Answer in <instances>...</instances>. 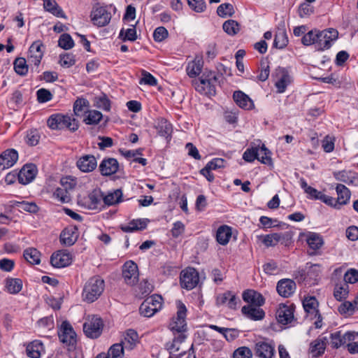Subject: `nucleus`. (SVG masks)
Here are the masks:
<instances>
[{"label":"nucleus","instance_id":"obj_9","mask_svg":"<svg viewBox=\"0 0 358 358\" xmlns=\"http://www.w3.org/2000/svg\"><path fill=\"white\" fill-rule=\"evenodd\" d=\"M177 315L170 324V328L172 331L182 333L185 331L187 308L180 301H177Z\"/></svg>","mask_w":358,"mask_h":358},{"label":"nucleus","instance_id":"obj_59","mask_svg":"<svg viewBox=\"0 0 358 358\" xmlns=\"http://www.w3.org/2000/svg\"><path fill=\"white\" fill-rule=\"evenodd\" d=\"M189 6L196 13H202L206 8L204 0H187Z\"/></svg>","mask_w":358,"mask_h":358},{"label":"nucleus","instance_id":"obj_3","mask_svg":"<svg viewBox=\"0 0 358 358\" xmlns=\"http://www.w3.org/2000/svg\"><path fill=\"white\" fill-rule=\"evenodd\" d=\"M111 11L114 13L116 11L115 6L112 4L94 7L90 14L92 23L100 27L106 26L111 20Z\"/></svg>","mask_w":358,"mask_h":358},{"label":"nucleus","instance_id":"obj_39","mask_svg":"<svg viewBox=\"0 0 358 358\" xmlns=\"http://www.w3.org/2000/svg\"><path fill=\"white\" fill-rule=\"evenodd\" d=\"M10 203V206L18 207L20 211H26L31 213L38 211V206L33 202L11 201Z\"/></svg>","mask_w":358,"mask_h":358},{"label":"nucleus","instance_id":"obj_42","mask_svg":"<svg viewBox=\"0 0 358 358\" xmlns=\"http://www.w3.org/2000/svg\"><path fill=\"white\" fill-rule=\"evenodd\" d=\"M89 107V101L83 98H78L73 104V113L76 116H81L83 113H87L86 110Z\"/></svg>","mask_w":358,"mask_h":358},{"label":"nucleus","instance_id":"obj_6","mask_svg":"<svg viewBox=\"0 0 358 358\" xmlns=\"http://www.w3.org/2000/svg\"><path fill=\"white\" fill-rule=\"evenodd\" d=\"M162 306V297L157 294L148 297L141 305L139 311L144 317H150L158 312Z\"/></svg>","mask_w":358,"mask_h":358},{"label":"nucleus","instance_id":"obj_21","mask_svg":"<svg viewBox=\"0 0 358 358\" xmlns=\"http://www.w3.org/2000/svg\"><path fill=\"white\" fill-rule=\"evenodd\" d=\"M78 169L85 173L91 172L97 166V162L93 155H87L81 157L77 162Z\"/></svg>","mask_w":358,"mask_h":358},{"label":"nucleus","instance_id":"obj_55","mask_svg":"<svg viewBox=\"0 0 358 358\" xmlns=\"http://www.w3.org/2000/svg\"><path fill=\"white\" fill-rule=\"evenodd\" d=\"M119 37L122 38V41H134L137 36H136V30L134 26H133L131 28H128L126 30L124 29H122L120 32Z\"/></svg>","mask_w":358,"mask_h":358},{"label":"nucleus","instance_id":"obj_23","mask_svg":"<svg viewBox=\"0 0 358 358\" xmlns=\"http://www.w3.org/2000/svg\"><path fill=\"white\" fill-rule=\"evenodd\" d=\"M243 299L252 306H261L264 303L263 296L252 289H248L243 293Z\"/></svg>","mask_w":358,"mask_h":358},{"label":"nucleus","instance_id":"obj_61","mask_svg":"<svg viewBox=\"0 0 358 358\" xmlns=\"http://www.w3.org/2000/svg\"><path fill=\"white\" fill-rule=\"evenodd\" d=\"M316 38L317 29L311 30L303 36L301 38V42L304 45H310L312 44L316 45Z\"/></svg>","mask_w":358,"mask_h":358},{"label":"nucleus","instance_id":"obj_25","mask_svg":"<svg viewBox=\"0 0 358 358\" xmlns=\"http://www.w3.org/2000/svg\"><path fill=\"white\" fill-rule=\"evenodd\" d=\"M280 77L276 81L275 85L277 88L278 93H283L287 87L292 83V77L285 69H280L278 70Z\"/></svg>","mask_w":358,"mask_h":358},{"label":"nucleus","instance_id":"obj_38","mask_svg":"<svg viewBox=\"0 0 358 358\" xmlns=\"http://www.w3.org/2000/svg\"><path fill=\"white\" fill-rule=\"evenodd\" d=\"M77 240V235L73 229H65L60 234V242L67 246L73 245Z\"/></svg>","mask_w":358,"mask_h":358},{"label":"nucleus","instance_id":"obj_40","mask_svg":"<svg viewBox=\"0 0 358 358\" xmlns=\"http://www.w3.org/2000/svg\"><path fill=\"white\" fill-rule=\"evenodd\" d=\"M306 242L310 248L314 250L320 249L324 243L321 236L314 232H310L307 235Z\"/></svg>","mask_w":358,"mask_h":358},{"label":"nucleus","instance_id":"obj_36","mask_svg":"<svg viewBox=\"0 0 358 358\" xmlns=\"http://www.w3.org/2000/svg\"><path fill=\"white\" fill-rule=\"evenodd\" d=\"M156 128L158 134L165 138L169 137L173 131L171 124L164 118L158 119Z\"/></svg>","mask_w":358,"mask_h":358},{"label":"nucleus","instance_id":"obj_63","mask_svg":"<svg viewBox=\"0 0 358 358\" xmlns=\"http://www.w3.org/2000/svg\"><path fill=\"white\" fill-rule=\"evenodd\" d=\"M169 33L164 27H159L155 29L153 33V38L155 41L161 42L168 37Z\"/></svg>","mask_w":358,"mask_h":358},{"label":"nucleus","instance_id":"obj_28","mask_svg":"<svg viewBox=\"0 0 358 358\" xmlns=\"http://www.w3.org/2000/svg\"><path fill=\"white\" fill-rule=\"evenodd\" d=\"M44 9L57 17L66 18L63 10L55 0H43Z\"/></svg>","mask_w":358,"mask_h":358},{"label":"nucleus","instance_id":"obj_17","mask_svg":"<svg viewBox=\"0 0 358 358\" xmlns=\"http://www.w3.org/2000/svg\"><path fill=\"white\" fill-rule=\"evenodd\" d=\"M276 318L279 323L287 324L294 320V307L292 305H280L276 312Z\"/></svg>","mask_w":358,"mask_h":358},{"label":"nucleus","instance_id":"obj_15","mask_svg":"<svg viewBox=\"0 0 358 358\" xmlns=\"http://www.w3.org/2000/svg\"><path fill=\"white\" fill-rule=\"evenodd\" d=\"M37 168L34 164H25L18 173L19 182L23 185L31 182L35 178Z\"/></svg>","mask_w":358,"mask_h":358},{"label":"nucleus","instance_id":"obj_2","mask_svg":"<svg viewBox=\"0 0 358 358\" xmlns=\"http://www.w3.org/2000/svg\"><path fill=\"white\" fill-rule=\"evenodd\" d=\"M48 126L52 129H68L71 131H75L78 128V121L67 115L53 114L47 121Z\"/></svg>","mask_w":358,"mask_h":358},{"label":"nucleus","instance_id":"obj_46","mask_svg":"<svg viewBox=\"0 0 358 358\" xmlns=\"http://www.w3.org/2000/svg\"><path fill=\"white\" fill-rule=\"evenodd\" d=\"M103 117L101 112L96 110L87 111V115L84 119V122L87 124H97Z\"/></svg>","mask_w":358,"mask_h":358},{"label":"nucleus","instance_id":"obj_30","mask_svg":"<svg viewBox=\"0 0 358 358\" xmlns=\"http://www.w3.org/2000/svg\"><path fill=\"white\" fill-rule=\"evenodd\" d=\"M148 219H137L130 222L127 225L121 226L124 232L129 233L137 230L144 229L148 224Z\"/></svg>","mask_w":358,"mask_h":358},{"label":"nucleus","instance_id":"obj_51","mask_svg":"<svg viewBox=\"0 0 358 358\" xmlns=\"http://www.w3.org/2000/svg\"><path fill=\"white\" fill-rule=\"evenodd\" d=\"M53 196L62 203H69L71 201L70 193L60 186L56 188Z\"/></svg>","mask_w":358,"mask_h":358},{"label":"nucleus","instance_id":"obj_5","mask_svg":"<svg viewBox=\"0 0 358 358\" xmlns=\"http://www.w3.org/2000/svg\"><path fill=\"white\" fill-rule=\"evenodd\" d=\"M338 36V31L334 28H329L322 31L317 30L316 48L318 50H324L331 48Z\"/></svg>","mask_w":358,"mask_h":358},{"label":"nucleus","instance_id":"obj_33","mask_svg":"<svg viewBox=\"0 0 358 358\" xmlns=\"http://www.w3.org/2000/svg\"><path fill=\"white\" fill-rule=\"evenodd\" d=\"M138 339V334L136 331L133 329H129L127 331L124 341L121 343L124 346L126 350H133Z\"/></svg>","mask_w":358,"mask_h":358},{"label":"nucleus","instance_id":"obj_10","mask_svg":"<svg viewBox=\"0 0 358 358\" xmlns=\"http://www.w3.org/2000/svg\"><path fill=\"white\" fill-rule=\"evenodd\" d=\"M180 285L186 289H192L199 281V273L193 268L183 270L180 273Z\"/></svg>","mask_w":358,"mask_h":358},{"label":"nucleus","instance_id":"obj_19","mask_svg":"<svg viewBox=\"0 0 358 358\" xmlns=\"http://www.w3.org/2000/svg\"><path fill=\"white\" fill-rule=\"evenodd\" d=\"M99 169L102 176H111L117 171L119 163L115 158L104 159L99 164Z\"/></svg>","mask_w":358,"mask_h":358},{"label":"nucleus","instance_id":"obj_62","mask_svg":"<svg viewBox=\"0 0 358 358\" xmlns=\"http://www.w3.org/2000/svg\"><path fill=\"white\" fill-rule=\"evenodd\" d=\"M37 100L39 103H45L52 99V93L45 88L39 89L36 92Z\"/></svg>","mask_w":358,"mask_h":358},{"label":"nucleus","instance_id":"obj_34","mask_svg":"<svg viewBox=\"0 0 358 358\" xmlns=\"http://www.w3.org/2000/svg\"><path fill=\"white\" fill-rule=\"evenodd\" d=\"M231 236V229L227 225L220 227L217 231L216 239L217 241L224 245L228 243Z\"/></svg>","mask_w":358,"mask_h":358},{"label":"nucleus","instance_id":"obj_45","mask_svg":"<svg viewBox=\"0 0 358 358\" xmlns=\"http://www.w3.org/2000/svg\"><path fill=\"white\" fill-rule=\"evenodd\" d=\"M22 288V281L20 278H9L6 280V289L10 294H17Z\"/></svg>","mask_w":358,"mask_h":358},{"label":"nucleus","instance_id":"obj_60","mask_svg":"<svg viewBox=\"0 0 358 358\" xmlns=\"http://www.w3.org/2000/svg\"><path fill=\"white\" fill-rule=\"evenodd\" d=\"M94 106L96 108L102 109L106 111H109L110 110V102L106 96L96 98Z\"/></svg>","mask_w":358,"mask_h":358},{"label":"nucleus","instance_id":"obj_50","mask_svg":"<svg viewBox=\"0 0 358 358\" xmlns=\"http://www.w3.org/2000/svg\"><path fill=\"white\" fill-rule=\"evenodd\" d=\"M258 151H259L260 153V155L258 156V160L262 164L272 165L271 153L265 145H262L261 147L258 148Z\"/></svg>","mask_w":358,"mask_h":358},{"label":"nucleus","instance_id":"obj_37","mask_svg":"<svg viewBox=\"0 0 358 358\" xmlns=\"http://www.w3.org/2000/svg\"><path fill=\"white\" fill-rule=\"evenodd\" d=\"M122 192L120 189H117L113 192H109L103 196V200L105 204L113 206L122 201Z\"/></svg>","mask_w":358,"mask_h":358},{"label":"nucleus","instance_id":"obj_48","mask_svg":"<svg viewBox=\"0 0 358 358\" xmlns=\"http://www.w3.org/2000/svg\"><path fill=\"white\" fill-rule=\"evenodd\" d=\"M234 12L233 5L229 3H222L217 9V13L221 17H231L234 14Z\"/></svg>","mask_w":358,"mask_h":358},{"label":"nucleus","instance_id":"obj_16","mask_svg":"<svg viewBox=\"0 0 358 358\" xmlns=\"http://www.w3.org/2000/svg\"><path fill=\"white\" fill-rule=\"evenodd\" d=\"M296 289V285L293 280L289 278L282 279L278 281L276 287L278 293L285 298L292 296Z\"/></svg>","mask_w":358,"mask_h":358},{"label":"nucleus","instance_id":"obj_64","mask_svg":"<svg viewBox=\"0 0 358 358\" xmlns=\"http://www.w3.org/2000/svg\"><path fill=\"white\" fill-rule=\"evenodd\" d=\"M252 355L251 350L247 347H241L233 354L234 358H251Z\"/></svg>","mask_w":358,"mask_h":358},{"label":"nucleus","instance_id":"obj_12","mask_svg":"<svg viewBox=\"0 0 358 358\" xmlns=\"http://www.w3.org/2000/svg\"><path fill=\"white\" fill-rule=\"evenodd\" d=\"M240 299L230 291L220 294L216 297L217 306H226L227 308L235 310L237 308Z\"/></svg>","mask_w":358,"mask_h":358},{"label":"nucleus","instance_id":"obj_49","mask_svg":"<svg viewBox=\"0 0 358 358\" xmlns=\"http://www.w3.org/2000/svg\"><path fill=\"white\" fill-rule=\"evenodd\" d=\"M287 43L288 39L285 31H280L275 34L273 41L274 47L282 49L287 45Z\"/></svg>","mask_w":358,"mask_h":358},{"label":"nucleus","instance_id":"obj_57","mask_svg":"<svg viewBox=\"0 0 358 358\" xmlns=\"http://www.w3.org/2000/svg\"><path fill=\"white\" fill-rule=\"evenodd\" d=\"M260 155L258 148H248L243 155V159L248 162H252L255 159H258V156Z\"/></svg>","mask_w":358,"mask_h":358},{"label":"nucleus","instance_id":"obj_24","mask_svg":"<svg viewBox=\"0 0 358 358\" xmlns=\"http://www.w3.org/2000/svg\"><path fill=\"white\" fill-rule=\"evenodd\" d=\"M233 98L236 104L242 108L250 110L254 107L252 100L241 91L234 92Z\"/></svg>","mask_w":358,"mask_h":358},{"label":"nucleus","instance_id":"obj_22","mask_svg":"<svg viewBox=\"0 0 358 358\" xmlns=\"http://www.w3.org/2000/svg\"><path fill=\"white\" fill-rule=\"evenodd\" d=\"M274 352V345L271 343L260 341L255 345V355L259 358H272Z\"/></svg>","mask_w":358,"mask_h":358},{"label":"nucleus","instance_id":"obj_1","mask_svg":"<svg viewBox=\"0 0 358 358\" xmlns=\"http://www.w3.org/2000/svg\"><path fill=\"white\" fill-rule=\"evenodd\" d=\"M104 289V281L99 276L92 277L85 283L83 291V300L92 303L102 294Z\"/></svg>","mask_w":358,"mask_h":358},{"label":"nucleus","instance_id":"obj_18","mask_svg":"<svg viewBox=\"0 0 358 358\" xmlns=\"http://www.w3.org/2000/svg\"><path fill=\"white\" fill-rule=\"evenodd\" d=\"M18 159V153L14 149H8L0 155V169L4 170L13 166Z\"/></svg>","mask_w":358,"mask_h":358},{"label":"nucleus","instance_id":"obj_11","mask_svg":"<svg viewBox=\"0 0 358 358\" xmlns=\"http://www.w3.org/2000/svg\"><path fill=\"white\" fill-rule=\"evenodd\" d=\"M122 275L127 285H135L138 280L137 264L132 261L127 262L123 266Z\"/></svg>","mask_w":358,"mask_h":358},{"label":"nucleus","instance_id":"obj_26","mask_svg":"<svg viewBox=\"0 0 358 358\" xmlns=\"http://www.w3.org/2000/svg\"><path fill=\"white\" fill-rule=\"evenodd\" d=\"M260 306H245L242 308V313L247 317L253 320H259L264 318V312Z\"/></svg>","mask_w":358,"mask_h":358},{"label":"nucleus","instance_id":"obj_7","mask_svg":"<svg viewBox=\"0 0 358 358\" xmlns=\"http://www.w3.org/2000/svg\"><path fill=\"white\" fill-rule=\"evenodd\" d=\"M58 335L60 341L68 346L69 350L75 348L76 334L68 322L64 321L62 322Z\"/></svg>","mask_w":358,"mask_h":358},{"label":"nucleus","instance_id":"obj_13","mask_svg":"<svg viewBox=\"0 0 358 358\" xmlns=\"http://www.w3.org/2000/svg\"><path fill=\"white\" fill-rule=\"evenodd\" d=\"M71 255L67 250H62L52 255L50 263L54 267L62 268L71 264Z\"/></svg>","mask_w":358,"mask_h":358},{"label":"nucleus","instance_id":"obj_27","mask_svg":"<svg viewBox=\"0 0 358 358\" xmlns=\"http://www.w3.org/2000/svg\"><path fill=\"white\" fill-rule=\"evenodd\" d=\"M336 191L338 195L336 201L341 208V206L348 203L350 199L351 193L350 189L344 185L338 184L336 187Z\"/></svg>","mask_w":358,"mask_h":358},{"label":"nucleus","instance_id":"obj_4","mask_svg":"<svg viewBox=\"0 0 358 358\" xmlns=\"http://www.w3.org/2000/svg\"><path fill=\"white\" fill-rule=\"evenodd\" d=\"M217 78L215 72L204 73L198 82L195 83V89L200 93L213 96L215 94V83Z\"/></svg>","mask_w":358,"mask_h":358},{"label":"nucleus","instance_id":"obj_43","mask_svg":"<svg viewBox=\"0 0 358 358\" xmlns=\"http://www.w3.org/2000/svg\"><path fill=\"white\" fill-rule=\"evenodd\" d=\"M125 348L122 343H115L109 348L108 354V358H123Z\"/></svg>","mask_w":358,"mask_h":358},{"label":"nucleus","instance_id":"obj_54","mask_svg":"<svg viewBox=\"0 0 358 358\" xmlns=\"http://www.w3.org/2000/svg\"><path fill=\"white\" fill-rule=\"evenodd\" d=\"M58 45L64 50H69L74 46V41L69 34H63L59 38Z\"/></svg>","mask_w":358,"mask_h":358},{"label":"nucleus","instance_id":"obj_41","mask_svg":"<svg viewBox=\"0 0 358 358\" xmlns=\"http://www.w3.org/2000/svg\"><path fill=\"white\" fill-rule=\"evenodd\" d=\"M24 259L31 264H38L41 262L40 252L34 248H29L24 251Z\"/></svg>","mask_w":358,"mask_h":358},{"label":"nucleus","instance_id":"obj_52","mask_svg":"<svg viewBox=\"0 0 358 358\" xmlns=\"http://www.w3.org/2000/svg\"><path fill=\"white\" fill-rule=\"evenodd\" d=\"M14 69L15 72L20 75L24 76L28 72V65L24 58H17L14 62Z\"/></svg>","mask_w":358,"mask_h":358},{"label":"nucleus","instance_id":"obj_56","mask_svg":"<svg viewBox=\"0 0 358 358\" xmlns=\"http://www.w3.org/2000/svg\"><path fill=\"white\" fill-rule=\"evenodd\" d=\"M75 56L71 53H65L59 57V64L62 66L69 68L75 64Z\"/></svg>","mask_w":358,"mask_h":358},{"label":"nucleus","instance_id":"obj_14","mask_svg":"<svg viewBox=\"0 0 358 358\" xmlns=\"http://www.w3.org/2000/svg\"><path fill=\"white\" fill-rule=\"evenodd\" d=\"M43 44L40 41H34L29 48L28 55V62L38 67L43 56V51L41 50Z\"/></svg>","mask_w":358,"mask_h":358},{"label":"nucleus","instance_id":"obj_47","mask_svg":"<svg viewBox=\"0 0 358 358\" xmlns=\"http://www.w3.org/2000/svg\"><path fill=\"white\" fill-rule=\"evenodd\" d=\"M223 30L230 36H234L240 31V24L234 20H229L224 22Z\"/></svg>","mask_w":358,"mask_h":358},{"label":"nucleus","instance_id":"obj_32","mask_svg":"<svg viewBox=\"0 0 358 358\" xmlns=\"http://www.w3.org/2000/svg\"><path fill=\"white\" fill-rule=\"evenodd\" d=\"M27 355L31 358H40L43 351V345L40 341H34L27 346Z\"/></svg>","mask_w":358,"mask_h":358},{"label":"nucleus","instance_id":"obj_44","mask_svg":"<svg viewBox=\"0 0 358 358\" xmlns=\"http://www.w3.org/2000/svg\"><path fill=\"white\" fill-rule=\"evenodd\" d=\"M202 65L203 62L200 59L189 62L186 69L187 75L191 78L196 77L201 72Z\"/></svg>","mask_w":358,"mask_h":358},{"label":"nucleus","instance_id":"obj_8","mask_svg":"<svg viewBox=\"0 0 358 358\" xmlns=\"http://www.w3.org/2000/svg\"><path fill=\"white\" fill-rule=\"evenodd\" d=\"M103 326V322L100 317L92 316L84 323L83 331L87 337L96 338L101 335Z\"/></svg>","mask_w":358,"mask_h":358},{"label":"nucleus","instance_id":"obj_58","mask_svg":"<svg viewBox=\"0 0 358 358\" xmlns=\"http://www.w3.org/2000/svg\"><path fill=\"white\" fill-rule=\"evenodd\" d=\"M76 185V180L70 176L62 178L60 180L59 186L69 193L75 188Z\"/></svg>","mask_w":358,"mask_h":358},{"label":"nucleus","instance_id":"obj_20","mask_svg":"<svg viewBox=\"0 0 358 358\" xmlns=\"http://www.w3.org/2000/svg\"><path fill=\"white\" fill-rule=\"evenodd\" d=\"M289 238H290V236L288 233H273L265 236H262L259 237V238L262 240V242L266 247L275 246L278 243H282L285 240L288 239Z\"/></svg>","mask_w":358,"mask_h":358},{"label":"nucleus","instance_id":"obj_31","mask_svg":"<svg viewBox=\"0 0 358 358\" xmlns=\"http://www.w3.org/2000/svg\"><path fill=\"white\" fill-rule=\"evenodd\" d=\"M326 338H318L310 343V351L313 357L322 355L326 348Z\"/></svg>","mask_w":358,"mask_h":358},{"label":"nucleus","instance_id":"obj_53","mask_svg":"<svg viewBox=\"0 0 358 358\" xmlns=\"http://www.w3.org/2000/svg\"><path fill=\"white\" fill-rule=\"evenodd\" d=\"M348 294V285L346 283L336 285L334 289V295L338 301L345 299Z\"/></svg>","mask_w":358,"mask_h":358},{"label":"nucleus","instance_id":"obj_35","mask_svg":"<svg viewBox=\"0 0 358 358\" xmlns=\"http://www.w3.org/2000/svg\"><path fill=\"white\" fill-rule=\"evenodd\" d=\"M334 178L348 185L352 184L356 179V174L352 171L343 170L334 173Z\"/></svg>","mask_w":358,"mask_h":358},{"label":"nucleus","instance_id":"obj_29","mask_svg":"<svg viewBox=\"0 0 358 358\" xmlns=\"http://www.w3.org/2000/svg\"><path fill=\"white\" fill-rule=\"evenodd\" d=\"M303 306L305 311L311 316L316 318L319 313L318 302L317 299L313 296L305 298L303 301Z\"/></svg>","mask_w":358,"mask_h":358}]
</instances>
